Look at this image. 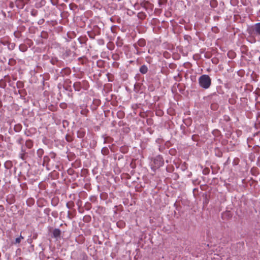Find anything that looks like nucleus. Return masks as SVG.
Returning a JSON list of instances; mask_svg holds the SVG:
<instances>
[{
	"mask_svg": "<svg viewBox=\"0 0 260 260\" xmlns=\"http://www.w3.org/2000/svg\"><path fill=\"white\" fill-rule=\"evenodd\" d=\"M121 223H121V222H117V225L119 226V225H120V224H121Z\"/></svg>",
	"mask_w": 260,
	"mask_h": 260,
	"instance_id": "393cba45",
	"label": "nucleus"
},
{
	"mask_svg": "<svg viewBox=\"0 0 260 260\" xmlns=\"http://www.w3.org/2000/svg\"><path fill=\"white\" fill-rule=\"evenodd\" d=\"M61 232L59 229H55L53 231V235L55 238H57L60 236Z\"/></svg>",
	"mask_w": 260,
	"mask_h": 260,
	"instance_id": "423d86ee",
	"label": "nucleus"
},
{
	"mask_svg": "<svg viewBox=\"0 0 260 260\" xmlns=\"http://www.w3.org/2000/svg\"><path fill=\"white\" fill-rule=\"evenodd\" d=\"M68 216L70 218V212H68Z\"/></svg>",
	"mask_w": 260,
	"mask_h": 260,
	"instance_id": "cd10ccee",
	"label": "nucleus"
},
{
	"mask_svg": "<svg viewBox=\"0 0 260 260\" xmlns=\"http://www.w3.org/2000/svg\"><path fill=\"white\" fill-rule=\"evenodd\" d=\"M9 63L10 65H13L15 63V60L12 58L10 59H9Z\"/></svg>",
	"mask_w": 260,
	"mask_h": 260,
	"instance_id": "dca6fc26",
	"label": "nucleus"
},
{
	"mask_svg": "<svg viewBox=\"0 0 260 260\" xmlns=\"http://www.w3.org/2000/svg\"><path fill=\"white\" fill-rule=\"evenodd\" d=\"M21 240H20V238H17L15 239V243H19L20 242Z\"/></svg>",
	"mask_w": 260,
	"mask_h": 260,
	"instance_id": "412c9836",
	"label": "nucleus"
},
{
	"mask_svg": "<svg viewBox=\"0 0 260 260\" xmlns=\"http://www.w3.org/2000/svg\"><path fill=\"white\" fill-rule=\"evenodd\" d=\"M82 83L80 82H75L73 84V87H74V89L76 91H79L82 87Z\"/></svg>",
	"mask_w": 260,
	"mask_h": 260,
	"instance_id": "39448f33",
	"label": "nucleus"
},
{
	"mask_svg": "<svg viewBox=\"0 0 260 260\" xmlns=\"http://www.w3.org/2000/svg\"><path fill=\"white\" fill-rule=\"evenodd\" d=\"M230 54H233V55H234V53L233 52H229L228 53V55L229 56Z\"/></svg>",
	"mask_w": 260,
	"mask_h": 260,
	"instance_id": "5701e85b",
	"label": "nucleus"
},
{
	"mask_svg": "<svg viewBox=\"0 0 260 260\" xmlns=\"http://www.w3.org/2000/svg\"><path fill=\"white\" fill-rule=\"evenodd\" d=\"M140 72L142 74H146L148 72V68L146 65H143L140 68Z\"/></svg>",
	"mask_w": 260,
	"mask_h": 260,
	"instance_id": "0eeeda50",
	"label": "nucleus"
},
{
	"mask_svg": "<svg viewBox=\"0 0 260 260\" xmlns=\"http://www.w3.org/2000/svg\"><path fill=\"white\" fill-rule=\"evenodd\" d=\"M66 206L68 208L71 209L74 206V203L72 201L68 202L66 204Z\"/></svg>",
	"mask_w": 260,
	"mask_h": 260,
	"instance_id": "9b49d317",
	"label": "nucleus"
},
{
	"mask_svg": "<svg viewBox=\"0 0 260 260\" xmlns=\"http://www.w3.org/2000/svg\"><path fill=\"white\" fill-rule=\"evenodd\" d=\"M138 44L140 47H144L146 45V41L144 39H140L138 42Z\"/></svg>",
	"mask_w": 260,
	"mask_h": 260,
	"instance_id": "1a4fd4ad",
	"label": "nucleus"
},
{
	"mask_svg": "<svg viewBox=\"0 0 260 260\" xmlns=\"http://www.w3.org/2000/svg\"><path fill=\"white\" fill-rule=\"evenodd\" d=\"M19 238H20V240H21V239H23V237L22 236H20Z\"/></svg>",
	"mask_w": 260,
	"mask_h": 260,
	"instance_id": "a878e982",
	"label": "nucleus"
},
{
	"mask_svg": "<svg viewBox=\"0 0 260 260\" xmlns=\"http://www.w3.org/2000/svg\"><path fill=\"white\" fill-rule=\"evenodd\" d=\"M118 117H120V118H122L123 115H124V114L123 112H118Z\"/></svg>",
	"mask_w": 260,
	"mask_h": 260,
	"instance_id": "a211bd4d",
	"label": "nucleus"
},
{
	"mask_svg": "<svg viewBox=\"0 0 260 260\" xmlns=\"http://www.w3.org/2000/svg\"><path fill=\"white\" fill-rule=\"evenodd\" d=\"M66 140L68 142H71L72 141V138H71V137H70V136H66Z\"/></svg>",
	"mask_w": 260,
	"mask_h": 260,
	"instance_id": "6ab92c4d",
	"label": "nucleus"
},
{
	"mask_svg": "<svg viewBox=\"0 0 260 260\" xmlns=\"http://www.w3.org/2000/svg\"><path fill=\"white\" fill-rule=\"evenodd\" d=\"M164 165V159L162 157L159 155L156 156L153 159V165L152 167V169L159 168Z\"/></svg>",
	"mask_w": 260,
	"mask_h": 260,
	"instance_id": "f03ea898",
	"label": "nucleus"
},
{
	"mask_svg": "<svg viewBox=\"0 0 260 260\" xmlns=\"http://www.w3.org/2000/svg\"><path fill=\"white\" fill-rule=\"evenodd\" d=\"M3 206L2 205H0V209L3 210Z\"/></svg>",
	"mask_w": 260,
	"mask_h": 260,
	"instance_id": "b1692460",
	"label": "nucleus"
},
{
	"mask_svg": "<svg viewBox=\"0 0 260 260\" xmlns=\"http://www.w3.org/2000/svg\"><path fill=\"white\" fill-rule=\"evenodd\" d=\"M85 130L83 128H81L78 131L77 135L78 138H83L85 136Z\"/></svg>",
	"mask_w": 260,
	"mask_h": 260,
	"instance_id": "20e7f679",
	"label": "nucleus"
},
{
	"mask_svg": "<svg viewBox=\"0 0 260 260\" xmlns=\"http://www.w3.org/2000/svg\"><path fill=\"white\" fill-rule=\"evenodd\" d=\"M41 36L43 38L46 39V38H47L48 34H47V32L43 31L41 32Z\"/></svg>",
	"mask_w": 260,
	"mask_h": 260,
	"instance_id": "ddd939ff",
	"label": "nucleus"
},
{
	"mask_svg": "<svg viewBox=\"0 0 260 260\" xmlns=\"http://www.w3.org/2000/svg\"><path fill=\"white\" fill-rule=\"evenodd\" d=\"M25 146L28 148H31L33 146V142L31 140H27L25 142Z\"/></svg>",
	"mask_w": 260,
	"mask_h": 260,
	"instance_id": "6e6552de",
	"label": "nucleus"
},
{
	"mask_svg": "<svg viewBox=\"0 0 260 260\" xmlns=\"http://www.w3.org/2000/svg\"><path fill=\"white\" fill-rule=\"evenodd\" d=\"M138 17L141 19H144L146 18V15L144 12H140L138 14Z\"/></svg>",
	"mask_w": 260,
	"mask_h": 260,
	"instance_id": "9d476101",
	"label": "nucleus"
},
{
	"mask_svg": "<svg viewBox=\"0 0 260 260\" xmlns=\"http://www.w3.org/2000/svg\"><path fill=\"white\" fill-rule=\"evenodd\" d=\"M88 111L86 110H82L81 111V114H82V115H86V113L88 112Z\"/></svg>",
	"mask_w": 260,
	"mask_h": 260,
	"instance_id": "f3484780",
	"label": "nucleus"
},
{
	"mask_svg": "<svg viewBox=\"0 0 260 260\" xmlns=\"http://www.w3.org/2000/svg\"><path fill=\"white\" fill-rule=\"evenodd\" d=\"M203 172V174H204L205 175H207L208 174H209L210 170L208 168H206L205 169H204Z\"/></svg>",
	"mask_w": 260,
	"mask_h": 260,
	"instance_id": "2eb2a0df",
	"label": "nucleus"
},
{
	"mask_svg": "<svg viewBox=\"0 0 260 260\" xmlns=\"http://www.w3.org/2000/svg\"><path fill=\"white\" fill-rule=\"evenodd\" d=\"M200 86L205 89H208L211 85V79L207 75H203L199 78Z\"/></svg>",
	"mask_w": 260,
	"mask_h": 260,
	"instance_id": "f257e3e1",
	"label": "nucleus"
},
{
	"mask_svg": "<svg viewBox=\"0 0 260 260\" xmlns=\"http://www.w3.org/2000/svg\"><path fill=\"white\" fill-rule=\"evenodd\" d=\"M21 128V126L20 125H15L14 127V129L16 132L20 131Z\"/></svg>",
	"mask_w": 260,
	"mask_h": 260,
	"instance_id": "4468645a",
	"label": "nucleus"
},
{
	"mask_svg": "<svg viewBox=\"0 0 260 260\" xmlns=\"http://www.w3.org/2000/svg\"><path fill=\"white\" fill-rule=\"evenodd\" d=\"M43 153V150L42 149H40L38 150V154L39 155H42Z\"/></svg>",
	"mask_w": 260,
	"mask_h": 260,
	"instance_id": "aec40b11",
	"label": "nucleus"
},
{
	"mask_svg": "<svg viewBox=\"0 0 260 260\" xmlns=\"http://www.w3.org/2000/svg\"><path fill=\"white\" fill-rule=\"evenodd\" d=\"M24 154H22L21 155V158L23 160H24Z\"/></svg>",
	"mask_w": 260,
	"mask_h": 260,
	"instance_id": "4be33fe9",
	"label": "nucleus"
},
{
	"mask_svg": "<svg viewBox=\"0 0 260 260\" xmlns=\"http://www.w3.org/2000/svg\"><path fill=\"white\" fill-rule=\"evenodd\" d=\"M249 33L260 36V22L255 23L249 29Z\"/></svg>",
	"mask_w": 260,
	"mask_h": 260,
	"instance_id": "7ed1b4c3",
	"label": "nucleus"
},
{
	"mask_svg": "<svg viewBox=\"0 0 260 260\" xmlns=\"http://www.w3.org/2000/svg\"><path fill=\"white\" fill-rule=\"evenodd\" d=\"M210 5L213 8L216 7L217 2L215 0H212L210 2Z\"/></svg>",
	"mask_w": 260,
	"mask_h": 260,
	"instance_id": "f8f14e48",
	"label": "nucleus"
},
{
	"mask_svg": "<svg viewBox=\"0 0 260 260\" xmlns=\"http://www.w3.org/2000/svg\"><path fill=\"white\" fill-rule=\"evenodd\" d=\"M21 83L20 82H17V86H18V84H21Z\"/></svg>",
	"mask_w": 260,
	"mask_h": 260,
	"instance_id": "bb28decb",
	"label": "nucleus"
}]
</instances>
